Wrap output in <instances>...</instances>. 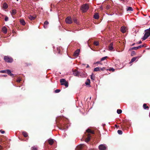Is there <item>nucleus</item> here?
Returning <instances> with one entry per match:
<instances>
[{
  "label": "nucleus",
  "mask_w": 150,
  "mask_h": 150,
  "mask_svg": "<svg viewBox=\"0 0 150 150\" xmlns=\"http://www.w3.org/2000/svg\"><path fill=\"white\" fill-rule=\"evenodd\" d=\"M89 6L87 4L83 5L81 7V10L83 12H86L89 8Z\"/></svg>",
  "instance_id": "1"
},
{
  "label": "nucleus",
  "mask_w": 150,
  "mask_h": 150,
  "mask_svg": "<svg viewBox=\"0 0 150 150\" xmlns=\"http://www.w3.org/2000/svg\"><path fill=\"white\" fill-rule=\"evenodd\" d=\"M4 59L6 62L8 63H11L13 61V59L8 56H4Z\"/></svg>",
  "instance_id": "2"
},
{
  "label": "nucleus",
  "mask_w": 150,
  "mask_h": 150,
  "mask_svg": "<svg viewBox=\"0 0 150 150\" xmlns=\"http://www.w3.org/2000/svg\"><path fill=\"white\" fill-rule=\"evenodd\" d=\"M107 148L106 145L105 144H102L99 145V149L100 150H105Z\"/></svg>",
  "instance_id": "3"
},
{
  "label": "nucleus",
  "mask_w": 150,
  "mask_h": 150,
  "mask_svg": "<svg viewBox=\"0 0 150 150\" xmlns=\"http://www.w3.org/2000/svg\"><path fill=\"white\" fill-rule=\"evenodd\" d=\"M65 21L66 23L68 24H71L72 22L71 18L69 17H67L65 19Z\"/></svg>",
  "instance_id": "4"
},
{
  "label": "nucleus",
  "mask_w": 150,
  "mask_h": 150,
  "mask_svg": "<svg viewBox=\"0 0 150 150\" xmlns=\"http://www.w3.org/2000/svg\"><path fill=\"white\" fill-rule=\"evenodd\" d=\"M83 145L81 144L77 146L76 148V150H81L82 149Z\"/></svg>",
  "instance_id": "5"
},
{
  "label": "nucleus",
  "mask_w": 150,
  "mask_h": 150,
  "mask_svg": "<svg viewBox=\"0 0 150 150\" xmlns=\"http://www.w3.org/2000/svg\"><path fill=\"white\" fill-rule=\"evenodd\" d=\"M144 46V45H141L138 47H134L132 48V50H137Z\"/></svg>",
  "instance_id": "6"
},
{
  "label": "nucleus",
  "mask_w": 150,
  "mask_h": 150,
  "mask_svg": "<svg viewBox=\"0 0 150 150\" xmlns=\"http://www.w3.org/2000/svg\"><path fill=\"white\" fill-rule=\"evenodd\" d=\"M127 30L125 26H122L121 28V31L123 33H125Z\"/></svg>",
  "instance_id": "7"
},
{
  "label": "nucleus",
  "mask_w": 150,
  "mask_h": 150,
  "mask_svg": "<svg viewBox=\"0 0 150 150\" xmlns=\"http://www.w3.org/2000/svg\"><path fill=\"white\" fill-rule=\"evenodd\" d=\"M113 49V43L112 42L110 43L108 46V50L110 51L112 50Z\"/></svg>",
  "instance_id": "8"
},
{
  "label": "nucleus",
  "mask_w": 150,
  "mask_h": 150,
  "mask_svg": "<svg viewBox=\"0 0 150 150\" xmlns=\"http://www.w3.org/2000/svg\"><path fill=\"white\" fill-rule=\"evenodd\" d=\"M6 73L9 75L13 76L14 75V74L11 73V71L9 70H6Z\"/></svg>",
  "instance_id": "9"
},
{
  "label": "nucleus",
  "mask_w": 150,
  "mask_h": 150,
  "mask_svg": "<svg viewBox=\"0 0 150 150\" xmlns=\"http://www.w3.org/2000/svg\"><path fill=\"white\" fill-rule=\"evenodd\" d=\"M2 32L6 34L7 32V29L5 26L3 27L2 29Z\"/></svg>",
  "instance_id": "10"
},
{
  "label": "nucleus",
  "mask_w": 150,
  "mask_h": 150,
  "mask_svg": "<svg viewBox=\"0 0 150 150\" xmlns=\"http://www.w3.org/2000/svg\"><path fill=\"white\" fill-rule=\"evenodd\" d=\"M49 24V22L47 21H46L44 23V27L45 28H46L47 27V25Z\"/></svg>",
  "instance_id": "11"
},
{
  "label": "nucleus",
  "mask_w": 150,
  "mask_h": 150,
  "mask_svg": "<svg viewBox=\"0 0 150 150\" xmlns=\"http://www.w3.org/2000/svg\"><path fill=\"white\" fill-rule=\"evenodd\" d=\"M48 142L50 145H52L54 143V141L53 139H50L48 140Z\"/></svg>",
  "instance_id": "12"
},
{
  "label": "nucleus",
  "mask_w": 150,
  "mask_h": 150,
  "mask_svg": "<svg viewBox=\"0 0 150 150\" xmlns=\"http://www.w3.org/2000/svg\"><path fill=\"white\" fill-rule=\"evenodd\" d=\"M145 34H146L149 36H150V28L149 29L145 30Z\"/></svg>",
  "instance_id": "13"
},
{
  "label": "nucleus",
  "mask_w": 150,
  "mask_h": 150,
  "mask_svg": "<svg viewBox=\"0 0 150 150\" xmlns=\"http://www.w3.org/2000/svg\"><path fill=\"white\" fill-rule=\"evenodd\" d=\"M59 128L61 130H64L66 129V127L63 125H61L59 127Z\"/></svg>",
  "instance_id": "14"
},
{
  "label": "nucleus",
  "mask_w": 150,
  "mask_h": 150,
  "mask_svg": "<svg viewBox=\"0 0 150 150\" xmlns=\"http://www.w3.org/2000/svg\"><path fill=\"white\" fill-rule=\"evenodd\" d=\"M80 50L79 49H77L76 50V58L78 56L80 52Z\"/></svg>",
  "instance_id": "15"
},
{
  "label": "nucleus",
  "mask_w": 150,
  "mask_h": 150,
  "mask_svg": "<svg viewBox=\"0 0 150 150\" xmlns=\"http://www.w3.org/2000/svg\"><path fill=\"white\" fill-rule=\"evenodd\" d=\"M149 36L148 35L146 34L145 33L144 36L142 38V39L143 40H145Z\"/></svg>",
  "instance_id": "16"
},
{
  "label": "nucleus",
  "mask_w": 150,
  "mask_h": 150,
  "mask_svg": "<svg viewBox=\"0 0 150 150\" xmlns=\"http://www.w3.org/2000/svg\"><path fill=\"white\" fill-rule=\"evenodd\" d=\"M60 81L61 83V84H62V83H64L67 82L65 79H60Z\"/></svg>",
  "instance_id": "17"
},
{
  "label": "nucleus",
  "mask_w": 150,
  "mask_h": 150,
  "mask_svg": "<svg viewBox=\"0 0 150 150\" xmlns=\"http://www.w3.org/2000/svg\"><path fill=\"white\" fill-rule=\"evenodd\" d=\"M20 22L21 24L23 25H24L25 24V23L23 19H20Z\"/></svg>",
  "instance_id": "18"
},
{
  "label": "nucleus",
  "mask_w": 150,
  "mask_h": 150,
  "mask_svg": "<svg viewBox=\"0 0 150 150\" xmlns=\"http://www.w3.org/2000/svg\"><path fill=\"white\" fill-rule=\"evenodd\" d=\"M88 137H87V138H86V142H88L90 141L91 139V136H90L88 134Z\"/></svg>",
  "instance_id": "19"
},
{
  "label": "nucleus",
  "mask_w": 150,
  "mask_h": 150,
  "mask_svg": "<svg viewBox=\"0 0 150 150\" xmlns=\"http://www.w3.org/2000/svg\"><path fill=\"white\" fill-rule=\"evenodd\" d=\"M22 134L24 137H26L28 136V134L25 131L23 132H22Z\"/></svg>",
  "instance_id": "20"
},
{
  "label": "nucleus",
  "mask_w": 150,
  "mask_h": 150,
  "mask_svg": "<svg viewBox=\"0 0 150 150\" xmlns=\"http://www.w3.org/2000/svg\"><path fill=\"white\" fill-rule=\"evenodd\" d=\"M137 57H133L131 60L130 62L129 63L130 64L133 62L134 61H135L137 59Z\"/></svg>",
  "instance_id": "21"
},
{
  "label": "nucleus",
  "mask_w": 150,
  "mask_h": 150,
  "mask_svg": "<svg viewBox=\"0 0 150 150\" xmlns=\"http://www.w3.org/2000/svg\"><path fill=\"white\" fill-rule=\"evenodd\" d=\"M16 13V10L15 9H13L12 10L11 14L12 16L15 15Z\"/></svg>",
  "instance_id": "22"
},
{
  "label": "nucleus",
  "mask_w": 150,
  "mask_h": 150,
  "mask_svg": "<svg viewBox=\"0 0 150 150\" xmlns=\"http://www.w3.org/2000/svg\"><path fill=\"white\" fill-rule=\"evenodd\" d=\"M90 80L89 79H87L85 82V84L86 85H90Z\"/></svg>",
  "instance_id": "23"
},
{
  "label": "nucleus",
  "mask_w": 150,
  "mask_h": 150,
  "mask_svg": "<svg viewBox=\"0 0 150 150\" xmlns=\"http://www.w3.org/2000/svg\"><path fill=\"white\" fill-rule=\"evenodd\" d=\"M28 18L29 19L31 20H33L35 19V17L31 15H29L28 16Z\"/></svg>",
  "instance_id": "24"
},
{
  "label": "nucleus",
  "mask_w": 150,
  "mask_h": 150,
  "mask_svg": "<svg viewBox=\"0 0 150 150\" xmlns=\"http://www.w3.org/2000/svg\"><path fill=\"white\" fill-rule=\"evenodd\" d=\"M86 132H87L89 133H90L92 134H94V132L93 131H91V129H87L86 130Z\"/></svg>",
  "instance_id": "25"
},
{
  "label": "nucleus",
  "mask_w": 150,
  "mask_h": 150,
  "mask_svg": "<svg viewBox=\"0 0 150 150\" xmlns=\"http://www.w3.org/2000/svg\"><path fill=\"white\" fill-rule=\"evenodd\" d=\"M94 18L96 19H98L99 18V15L98 13H96L94 15Z\"/></svg>",
  "instance_id": "26"
},
{
  "label": "nucleus",
  "mask_w": 150,
  "mask_h": 150,
  "mask_svg": "<svg viewBox=\"0 0 150 150\" xmlns=\"http://www.w3.org/2000/svg\"><path fill=\"white\" fill-rule=\"evenodd\" d=\"M100 70V68L99 67H97L94 69V71H99Z\"/></svg>",
  "instance_id": "27"
},
{
  "label": "nucleus",
  "mask_w": 150,
  "mask_h": 150,
  "mask_svg": "<svg viewBox=\"0 0 150 150\" xmlns=\"http://www.w3.org/2000/svg\"><path fill=\"white\" fill-rule=\"evenodd\" d=\"M61 85H64L66 87H67L68 86V83L67 81V82H66L65 83H62V84H61Z\"/></svg>",
  "instance_id": "28"
},
{
  "label": "nucleus",
  "mask_w": 150,
  "mask_h": 150,
  "mask_svg": "<svg viewBox=\"0 0 150 150\" xmlns=\"http://www.w3.org/2000/svg\"><path fill=\"white\" fill-rule=\"evenodd\" d=\"M143 107L145 109H148L149 108V107L146 106V104L145 103L143 104Z\"/></svg>",
  "instance_id": "29"
},
{
  "label": "nucleus",
  "mask_w": 150,
  "mask_h": 150,
  "mask_svg": "<svg viewBox=\"0 0 150 150\" xmlns=\"http://www.w3.org/2000/svg\"><path fill=\"white\" fill-rule=\"evenodd\" d=\"M95 76L94 75H93V74H92L91 75V80H95Z\"/></svg>",
  "instance_id": "30"
},
{
  "label": "nucleus",
  "mask_w": 150,
  "mask_h": 150,
  "mask_svg": "<svg viewBox=\"0 0 150 150\" xmlns=\"http://www.w3.org/2000/svg\"><path fill=\"white\" fill-rule=\"evenodd\" d=\"M3 6L4 8L5 9L7 8L8 7L7 4L5 3L4 4Z\"/></svg>",
  "instance_id": "31"
},
{
  "label": "nucleus",
  "mask_w": 150,
  "mask_h": 150,
  "mask_svg": "<svg viewBox=\"0 0 150 150\" xmlns=\"http://www.w3.org/2000/svg\"><path fill=\"white\" fill-rule=\"evenodd\" d=\"M127 11H132L133 9L132 7H129L127 8Z\"/></svg>",
  "instance_id": "32"
},
{
  "label": "nucleus",
  "mask_w": 150,
  "mask_h": 150,
  "mask_svg": "<svg viewBox=\"0 0 150 150\" xmlns=\"http://www.w3.org/2000/svg\"><path fill=\"white\" fill-rule=\"evenodd\" d=\"M122 112V110L120 109H117V113L118 114H121Z\"/></svg>",
  "instance_id": "33"
},
{
  "label": "nucleus",
  "mask_w": 150,
  "mask_h": 150,
  "mask_svg": "<svg viewBox=\"0 0 150 150\" xmlns=\"http://www.w3.org/2000/svg\"><path fill=\"white\" fill-rule=\"evenodd\" d=\"M94 44L96 46H98L99 45V43L98 42L95 41L94 43Z\"/></svg>",
  "instance_id": "34"
},
{
  "label": "nucleus",
  "mask_w": 150,
  "mask_h": 150,
  "mask_svg": "<svg viewBox=\"0 0 150 150\" xmlns=\"http://www.w3.org/2000/svg\"><path fill=\"white\" fill-rule=\"evenodd\" d=\"M117 133L119 134H122V131L121 130H119L117 131Z\"/></svg>",
  "instance_id": "35"
},
{
  "label": "nucleus",
  "mask_w": 150,
  "mask_h": 150,
  "mask_svg": "<svg viewBox=\"0 0 150 150\" xmlns=\"http://www.w3.org/2000/svg\"><path fill=\"white\" fill-rule=\"evenodd\" d=\"M108 57L107 56H105V57H104L103 58H102L101 59V61H103V60H104L105 59L107 58Z\"/></svg>",
  "instance_id": "36"
},
{
  "label": "nucleus",
  "mask_w": 150,
  "mask_h": 150,
  "mask_svg": "<svg viewBox=\"0 0 150 150\" xmlns=\"http://www.w3.org/2000/svg\"><path fill=\"white\" fill-rule=\"evenodd\" d=\"M60 89H56L55 91V93H58L60 91Z\"/></svg>",
  "instance_id": "37"
},
{
  "label": "nucleus",
  "mask_w": 150,
  "mask_h": 150,
  "mask_svg": "<svg viewBox=\"0 0 150 150\" xmlns=\"http://www.w3.org/2000/svg\"><path fill=\"white\" fill-rule=\"evenodd\" d=\"M31 150H37V148L35 147V146L32 147L31 148Z\"/></svg>",
  "instance_id": "38"
},
{
  "label": "nucleus",
  "mask_w": 150,
  "mask_h": 150,
  "mask_svg": "<svg viewBox=\"0 0 150 150\" xmlns=\"http://www.w3.org/2000/svg\"><path fill=\"white\" fill-rule=\"evenodd\" d=\"M4 20L5 21H7L8 20V17L7 16H5V18Z\"/></svg>",
  "instance_id": "39"
},
{
  "label": "nucleus",
  "mask_w": 150,
  "mask_h": 150,
  "mask_svg": "<svg viewBox=\"0 0 150 150\" xmlns=\"http://www.w3.org/2000/svg\"><path fill=\"white\" fill-rule=\"evenodd\" d=\"M0 72L2 73H6V70H2L0 71Z\"/></svg>",
  "instance_id": "40"
},
{
  "label": "nucleus",
  "mask_w": 150,
  "mask_h": 150,
  "mask_svg": "<svg viewBox=\"0 0 150 150\" xmlns=\"http://www.w3.org/2000/svg\"><path fill=\"white\" fill-rule=\"evenodd\" d=\"M110 71H115V69L113 68H111L109 70Z\"/></svg>",
  "instance_id": "41"
},
{
  "label": "nucleus",
  "mask_w": 150,
  "mask_h": 150,
  "mask_svg": "<svg viewBox=\"0 0 150 150\" xmlns=\"http://www.w3.org/2000/svg\"><path fill=\"white\" fill-rule=\"evenodd\" d=\"M0 132L2 134H4L5 133V131H4L2 130H0Z\"/></svg>",
  "instance_id": "42"
},
{
  "label": "nucleus",
  "mask_w": 150,
  "mask_h": 150,
  "mask_svg": "<svg viewBox=\"0 0 150 150\" xmlns=\"http://www.w3.org/2000/svg\"><path fill=\"white\" fill-rule=\"evenodd\" d=\"M21 81V80L20 79H17V81L18 83L20 82Z\"/></svg>",
  "instance_id": "43"
},
{
  "label": "nucleus",
  "mask_w": 150,
  "mask_h": 150,
  "mask_svg": "<svg viewBox=\"0 0 150 150\" xmlns=\"http://www.w3.org/2000/svg\"><path fill=\"white\" fill-rule=\"evenodd\" d=\"M105 69V68L104 67L100 68V70H102V71H103L104 70V69Z\"/></svg>",
  "instance_id": "44"
},
{
  "label": "nucleus",
  "mask_w": 150,
  "mask_h": 150,
  "mask_svg": "<svg viewBox=\"0 0 150 150\" xmlns=\"http://www.w3.org/2000/svg\"><path fill=\"white\" fill-rule=\"evenodd\" d=\"M100 62H97L96 63H95L94 64H100Z\"/></svg>",
  "instance_id": "45"
},
{
  "label": "nucleus",
  "mask_w": 150,
  "mask_h": 150,
  "mask_svg": "<svg viewBox=\"0 0 150 150\" xmlns=\"http://www.w3.org/2000/svg\"><path fill=\"white\" fill-rule=\"evenodd\" d=\"M141 43H142V42H141V41H139V42H138V43H139V44H141Z\"/></svg>",
  "instance_id": "46"
},
{
  "label": "nucleus",
  "mask_w": 150,
  "mask_h": 150,
  "mask_svg": "<svg viewBox=\"0 0 150 150\" xmlns=\"http://www.w3.org/2000/svg\"><path fill=\"white\" fill-rule=\"evenodd\" d=\"M89 67V66L88 64H87L86 67V68H88Z\"/></svg>",
  "instance_id": "47"
},
{
  "label": "nucleus",
  "mask_w": 150,
  "mask_h": 150,
  "mask_svg": "<svg viewBox=\"0 0 150 150\" xmlns=\"http://www.w3.org/2000/svg\"><path fill=\"white\" fill-rule=\"evenodd\" d=\"M2 149V146L0 145V150H1V149Z\"/></svg>",
  "instance_id": "48"
},
{
  "label": "nucleus",
  "mask_w": 150,
  "mask_h": 150,
  "mask_svg": "<svg viewBox=\"0 0 150 150\" xmlns=\"http://www.w3.org/2000/svg\"><path fill=\"white\" fill-rule=\"evenodd\" d=\"M73 55L74 56H75V52H74L73 53Z\"/></svg>",
  "instance_id": "49"
},
{
  "label": "nucleus",
  "mask_w": 150,
  "mask_h": 150,
  "mask_svg": "<svg viewBox=\"0 0 150 150\" xmlns=\"http://www.w3.org/2000/svg\"><path fill=\"white\" fill-rule=\"evenodd\" d=\"M75 23H76V24H78V23H77V21L76 20V22H75Z\"/></svg>",
  "instance_id": "50"
},
{
  "label": "nucleus",
  "mask_w": 150,
  "mask_h": 150,
  "mask_svg": "<svg viewBox=\"0 0 150 150\" xmlns=\"http://www.w3.org/2000/svg\"><path fill=\"white\" fill-rule=\"evenodd\" d=\"M29 65H31V64H30H30H29Z\"/></svg>",
  "instance_id": "51"
},
{
  "label": "nucleus",
  "mask_w": 150,
  "mask_h": 150,
  "mask_svg": "<svg viewBox=\"0 0 150 150\" xmlns=\"http://www.w3.org/2000/svg\"><path fill=\"white\" fill-rule=\"evenodd\" d=\"M134 45V44H133L132 45Z\"/></svg>",
  "instance_id": "52"
},
{
  "label": "nucleus",
  "mask_w": 150,
  "mask_h": 150,
  "mask_svg": "<svg viewBox=\"0 0 150 150\" xmlns=\"http://www.w3.org/2000/svg\"><path fill=\"white\" fill-rule=\"evenodd\" d=\"M75 72H76V70Z\"/></svg>",
  "instance_id": "53"
},
{
  "label": "nucleus",
  "mask_w": 150,
  "mask_h": 150,
  "mask_svg": "<svg viewBox=\"0 0 150 150\" xmlns=\"http://www.w3.org/2000/svg\"><path fill=\"white\" fill-rule=\"evenodd\" d=\"M149 17L150 18V16H149Z\"/></svg>",
  "instance_id": "54"
}]
</instances>
